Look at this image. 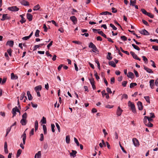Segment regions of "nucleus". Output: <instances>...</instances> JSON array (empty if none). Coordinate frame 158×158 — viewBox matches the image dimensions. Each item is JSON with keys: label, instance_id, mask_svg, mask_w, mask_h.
I'll return each instance as SVG.
<instances>
[{"label": "nucleus", "instance_id": "f257e3e1", "mask_svg": "<svg viewBox=\"0 0 158 158\" xmlns=\"http://www.w3.org/2000/svg\"><path fill=\"white\" fill-rule=\"evenodd\" d=\"M21 137L22 138L23 143H21L20 144V147L22 149L24 148V145L25 144V141L26 138V134L25 132H24L21 135Z\"/></svg>", "mask_w": 158, "mask_h": 158}, {"label": "nucleus", "instance_id": "f03ea898", "mask_svg": "<svg viewBox=\"0 0 158 158\" xmlns=\"http://www.w3.org/2000/svg\"><path fill=\"white\" fill-rule=\"evenodd\" d=\"M128 105L130 107L132 112L134 113H136V110L135 106L134 103L131 102L130 101H129L128 103Z\"/></svg>", "mask_w": 158, "mask_h": 158}, {"label": "nucleus", "instance_id": "7ed1b4c3", "mask_svg": "<svg viewBox=\"0 0 158 158\" xmlns=\"http://www.w3.org/2000/svg\"><path fill=\"white\" fill-rule=\"evenodd\" d=\"M89 48H91L93 49V51L94 52H95V51H97V49L96 46L92 42H90L89 43Z\"/></svg>", "mask_w": 158, "mask_h": 158}, {"label": "nucleus", "instance_id": "20e7f679", "mask_svg": "<svg viewBox=\"0 0 158 158\" xmlns=\"http://www.w3.org/2000/svg\"><path fill=\"white\" fill-rule=\"evenodd\" d=\"M132 142L134 145L135 146H139V143L138 140L136 138H133L132 139Z\"/></svg>", "mask_w": 158, "mask_h": 158}, {"label": "nucleus", "instance_id": "39448f33", "mask_svg": "<svg viewBox=\"0 0 158 158\" xmlns=\"http://www.w3.org/2000/svg\"><path fill=\"white\" fill-rule=\"evenodd\" d=\"M19 112L20 114V112L19 111V110L17 108V106H15V108H14L12 111V113L13 114V117H14L16 115V112Z\"/></svg>", "mask_w": 158, "mask_h": 158}, {"label": "nucleus", "instance_id": "423d86ee", "mask_svg": "<svg viewBox=\"0 0 158 158\" xmlns=\"http://www.w3.org/2000/svg\"><path fill=\"white\" fill-rule=\"evenodd\" d=\"M8 9L10 11H16L19 10V8L17 7L16 6H13L9 7Z\"/></svg>", "mask_w": 158, "mask_h": 158}, {"label": "nucleus", "instance_id": "0eeeda50", "mask_svg": "<svg viewBox=\"0 0 158 158\" xmlns=\"http://www.w3.org/2000/svg\"><path fill=\"white\" fill-rule=\"evenodd\" d=\"M130 54L133 57L136 59L138 60L139 61H140L141 59L140 58H139L137 56V55H136L134 52L132 51H131L130 52Z\"/></svg>", "mask_w": 158, "mask_h": 158}, {"label": "nucleus", "instance_id": "6e6552de", "mask_svg": "<svg viewBox=\"0 0 158 158\" xmlns=\"http://www.w3.org/2000/svg\"><path fill=\"white\" fill-rule=\"evenodd\" d=\"M123 110H122L119 106H118L116 111V114L117 116H120L123 112Z\"/></svg>", "mask_w": 158, "mask_h": 158}, {"label": "nucleus", "instance_id": "1a4fd4ad", "mask_svg": "<svg viewBox=\"0 0 158 158\" xmlns=\"http://www.w3.org/2000/svg\"><path fill=\"white\" fill-rule=\"evenodd\" d=\"M137 105L139 110H142L143 109V106L142 103L140 102H138L137 103Z\"/></svg>", "mask_w": 158, "mask_h": 158}, {"label": "nucleus", "instance_id": "9d476101", "mask_svg": "<svg viewBox=\"0 0 158 158\" xmlns=\"http://www.w3.org/2000/svg\"><path fill=\"white\" fill-rule=\"evenodd\" d=\"M90 83L92 85V88L94 89L95 88V86L94 85V81L93 78H91L89 79Z\"/></svg>", "mask_w": 158, "mask_h": 158}, {"label": "nucleus", "instance_id": "9b49d317", "mask_svg": "<svg viewBox=\"0 0 158 158\" xmlns=\"http://www.w3.org/2000/svg\"><path fill=\"white\" fill-rule=\"evenodd\" d=\"M70 19L73 22L74 24H76L77 21V20L75 16H72L70 17Z\"/></svg>", "mask_w": 158, "mask_h": 158}, {"label": "nucleus", "instance_id": "f8f14e48", "mask_svg": "<svg viewBox=\"0 0 158 158\" xmlns=\"http://www.w3.org/2000/svg\"><path fill=\"white\" fill-rule=\"evenodd\" d=\"M27 18L28 19L29 21H31L32 19L33 16L32 15L29 13H27Z\"/></svg>", "mask_w": 158, "mask_h": 158}, {"label": "nucleus", "instance_id": "ddd939ff", "mask_svg": "<svg viewBox=\"0 0 158 158\" xmlns=\"http://www.w3.org/2000/svg\"><path fill=\"white\" fill-rule=\"evenodd\" d=\"M154 80L152 79L150 80L149 81L150 86L151 89H153L154 88Z\"/></svg>", "mask_w": 158, "mask_h": 158}, {"label": "nucleus", "instance_id": "4468645a", "mask_svg": "<svg viewBox=\"0 0 158 158\" xmlns=\"http://www.w3.org/2000/svg\"><path fill=\"white\" fill-rule=\"evenodd\" d=\"M140 33L141 34L143 35H149V33L148 31L145 29L141 31H140Z\"/></svg>", "mask_w": 158, "mask_h": 158}, {"label": "nucleus", "instance_id": "2eb2a0df", "mask_svg": "<svg viewBox=\"0 0 158 158\" xmlns=\"http://www.w3.org/2000/svg\"><path fill=\"white\" fill-rule=\"evenodd\" d=\"M144 69L149 73H153L152 70L145 66H144Z\"/></svg>", "mask_w": 158, "mask_h": 158}, {"label": "nucleus", "instance_id": "dca6fc26", "mask_svg": "<svg viewBox=\"0 0 158 158\" xmlns=\"http://www.w3.org/2000/svg\"><path fill=\"white\" fill-rule=\"evenodd\" d=\"M27 120L26 119L23 118L22 119H21L20 121V123L23 126L27 124Z\"/></svg>", "mask_w": 158, "mask_h": 158}, {"label": "nucleus", "instance_id": "f3484780", "mask_svg": "<svg viewBox=\"0 0 158 158\" xmlns=\"http://www.w3.org/2000/svg\"><path fill=\"white\" fill-rule=\"evenodd\" d=\"M8 15L7 14H4L2 15V18L1 19L2 21H4L6 19H8Z\"/></svg>", "mask_w": 158, "mask_h": 158}, {"label": "nucleus", "instance_id": "a211bd4d", "mask_svg": "<svg viewBox=\"0 0 158 158\" xmlns=\"http://www.w3.org/2000/svg\"><path fill=\"white\" fill-rule=\"evenodd\" d=\"M42 87L41 85H39L35 87L34 89L36 92L39 91L41 90Z\"/></svg>", "mask_w": 158, "mask_h": 158}, {"label": "nucleus", "instance_id": "6ab92c4d", "mask_svg": "<svg viewBox=\"0 0 158 158\" xmlns=\"http://www.w3.org/2000/svg\"><path fill=\"white\" fill-rule=\"evenodd\" d=\"M33 34V32H31L30 35L28 36H25L22 38L23 40H27L29 39Z\"/></svg>", "mask_w": 158, "mask_h": 158}, {"label": "nucleus", "instance_id": "aec40b11", "mask_svg": "<svg viewBox=\"0 0 158 158\" xmlns=\"http://www.w3.org/2000/svg\"><path fill=\"white\" fill-rule=\"evenodd\" d=\"M24 15H20V16L21 18V20L20 21V22L21 23H25L26 21L25 19L23 17Z\"/></svg>", "mask_w": 158, "mask_h": 158}, {"label": "nucleus", "instance_id": "412c9836", "mask_svg": "<svg viewBox=\"0 0 158 158\" xmlns=\"http://www.w3.org/2000/svg\"><path fill=\"white\" fill-rule=\"evenodd\" d=\"M18 77L17 76L14 75L13 73H12L11 74V78L12 80H16L17 79Z\"/></svg>", "mask_w": 158, "mask_h": 158}, {"label": "nucleus", "instance_id": "4be33fe9", "mask_svg": "<svg viewBox=\"0 0 158 158\" xmlns=\"http://www.w3.org/2000/svg\"><path fill=\"white\" fill-rule=\"evenodd\" d=\"M21 4L25 6H28L29 5V2L25 0H23L21 2Z\"/></svg>", "mask_w": 158, "mask_h": 158}, {"label": "nucleus", "instance_id": "5701e85b", "mask_svg": "<svg viewBox=\"0 0 158 158\" xmlns=\"http://www.w3.org/2000/svg\"><path fill=\"white\" fill-rule=\"evenodd\" d=\"M27 94L28 96V99L29 100H31L32 99V97L29 91H27Z\"/></svg>", "mask_w": 158, "mask_h": 158}, {"label": "nucleus", "instance_id": "b1692460", "mask_svg": "<svg viewBox=\"0 0 158 158\" xmlns=\"http://www.w3.org/2000/svg\"><path fill=\"white\" fill-rule=\"evenodd\" d=\"M98 33L105 38H107L106 35L102 31H99L100 30H98Z\"/></svg>", "mask_w": 158, "mask_h": 158}, {"label": "nucleus", "instance_id": "393cba45", "mask_svg": "<svg viewBox=\"0 0 158 158\" xmlns=\"http://www.w3.org/2000/svg\"><path fill=\"white\" fill-rule=\"evenodd\" d=\"M72 152H71L70 153V156H73V157H75L76 156V154L77 153V151L73 150H72Z\"/></svg>", "mask_w": 158, "mask_h": 158}, {"label": "nucleus", "instance_id": "a878e982", "mask_svg": "<svg viewBox=\"0 0 158 158\" xmlns=\"http://www.w3.org/2000/svg\"><path fill=\"white\" fill-rule=\"evenodd\" d=\"M44 45V44H41L38 45H35L34 46L33 50L35 51L37 49Z\"/></svg>", "mask_w": 158, "mask_h": 158}, {"label": "nucleus", "instance_id": "bb28decb", "mask_svg": "<svg viewBox=\"0 0 158 158\" xmlns=\"http://www.w3.org/2000/svg\"><path fill=\"white\" fill-rule=\"evenodd\" d=\"M134 76L133 73L131 72H129L127 75V77L130 78H132Z\"/></svg>", "mask_w": 158, "mask_h": 158}, {"label": "nucleus", "instance_id": "cd10ccee", "mask_svg": "<svg viewBox=\"0 0 158 158\" xmlns=\"http://www.w3.org/2000/svg\"><path fill=\"white\" fill-rule=\"evenodd\" d=\"M41 153L40 151H39L37 153H36L35 156V158H39L41 156Z\"/></svg>", "mask_w": 158, "mask_h": 158}, {"label": "nucleus", "instance_id": "c85d7f7f", "mask_svg": "<svg viewBox=\"0 0 158 158\" xmlns=\"http://www.w3.org/2000/svg\"><path fill=\"white\" fill-rule=\"evenodd\" d=\"M38 122L37 120H36L35 122V131H36L38 128Z\"/></svg>", "mask_w": 158, "mask_h": 158}, {"label": "nucleus", "instance_id": "c756f323", "mask_svg": "<svg viewBox=\"0 0 158 158\" xmlns=\"http://www.w3.org/2000/svg\"><path fill=\"white\" fill-rule=\"evenodd\" d=\"M43 128L44 134H46L47 133V130L46 126L45 125H43Z\"/></svg>", "mask_w": 158, "mask_h": 158}, {"label": "nucleus", "instance_id": "7c9ffc66", "mask_svg": "<svg viewBox=\"0 0 158 158\" xmlns=\"http://www.w3.org/2000/svg\"><path fill=\"white\" fill-rule=\"evenodd\" d=\"M7 44L10 47H12L14 44V42L11 40L8 41L7 43Z\"/></svg>", "mask_w": 158, "mask_h": 158}, {"label": "nucleus", "instance_id": "2f4dec72", "mask_svg": "<svg viewBox=\"0 0 158 158\" xmlns=\"http://www.w3.org/2000/svg\"><path fill=\"white\" fill-rule=\"evenodd\" d=\"M40 8V6L39 4H37L35 6L33 7V10H39Z\"/></svg>", "mask_w": 158, "mask_h": 158}, {"label": "nucleus", "instance_id": "473e14b6", "mask_svg": "<svg viewBox=\"0 0 158 158\" xmlns=\"http://www.w3.org/2000/svg\"><path fill=\"white\" fill-rule=\"evenodd\" d=\"M109 65H111L112 67H116V64L113 61H110L109 62Z\"/></svg>", "mask_w": 158, "mask_h": 158}, {"label": "nucleus", "instance_id": "72a5a7b5", "mask_svg": "<svg viewBox=\"0 0 158 158\" xmlns=\"http://www.w3.org/2000/svg\"><path fill=\"white\" fill-rule=\"evenodd\" d=\"M65 140L66 142L68 144L69 143L70 141V139L69 135H67L66 136Z\"/></svg>", "mask_w": 158, "mask_h": 158}, {"label": "nucleus", "instance_id": "f704fd0d", "mask_svg": "<svg viewBox=\"0 0 158 158\" xmlns=\"http://www.w3.org/2000/svg\"><path fill=\"white\" fill-rule=\"evenodd\" d=\"M144 98L145 99L146 101L148 103H150V97L148 96H144Z\"/></svg>", "mask_w": 158, "mask_h": 158}, {"label": "nucleus", "instance_id": "c9c22d12", "mask_svg": "<svg viewBox=\"0 0 158 158\" xmlns=\"http://www.w3.org/2000/svg\"><path fill=\"white\" fill-rule=\"evenodd\" d=\"M132 46L133 47V48L135 49L138 51H139L140 50L139 48L137 46L133 44H132Z\"/></svg>", "mask_w": 158, "mask_h": 158}, {"label": "nucleus", "instance_id": "e433bc0d", "mask_svg": "<svg viewBox=\"0 0 158 158\" xmlns=\"http://www.w3.org/2000/svg\"><path fill=\"white\" fill-rule=\"evenodd\" d=\"M22 152V151L20 149H19L18 150L17 153V154H16V157H19L20 156V155L21 154Z\"/></svg>", "mask_w": 158, "mask_h": 158}, {"label": "nucleus", "instance_id": "4c0bfd02", "mask_svg": "<svg viewBox=\"0 0 158 158\" xmlns=\"http://www.w3.org/2000/svg\"><path fill=\"white\" fill-rule=\"evenodd\" d=\"M41 122L43 124H45L46 123V118L44 117H43L42 119L41 120Z\"/></svg>", "mask_w": 158, "mask_h": 158}, {"label": "nucleus", "instance_id": "58836bf2", "mask_svg": "<svg viewBox=\"0 0 158 158\" xmlns=\"http://www.w3.org/2000/svg\"><path fill=\"white\" fill-rule=\"evenodd\" d=\"M137 85V84L136 83H131L130 84V87L131 88H132Z\"/></svg>", "mask_w": 158, "mask_h": 158}, {"label": "nucleus", "instance_id": "ea45409f", "mask_svg": "<svg viewBox=\"0 0 158 158\" xmlns=\"http://www.w3.org/2000/svg\"><path fill=\"white\" fill-rule=\"evenodd\" d=\"M108 56H107V59L109 60H110L112 59V57L111 56V53L110 52H108Z\"/></svg>", "mask_w": 158, "mask_h": 158}, {"label": "nucleus", "instance_id": "a19ab883", "mask_svg": "<svg viewBox=\"0 0 158 158\" xmlns=\"http://www.w3.org/2000/svg\"><path fill=\"white\" fill-rule=\"evenodd\" d=\"M94 76L95 77V78H96V79L97 80H98L100 79L99 76H98V73L96 71H94Z\"/></svg>", "mask_w": 158, "mask_h": 158}, {"label": "nucleus", "instance_id": "79ce46f5", "mask_svg": "<svg viewBox=\"0 0 158 158\" xmlns=\"http://www.w3.org/2000/svg\"><path fill=\"white\" fill-rule=\"evenodd\" d=\"M146 126L149 127H152L153 126V124L151 123L150 122H148L146 124H145Z\"/></svg>", "mask_w": 158, "mask_h": 158}, {"label": "nucleus", "instance_id": "37998d69", "mask_svg": "<svg viewBox=\"0 0 158 158\" xmlns=\"http://www.w3.org/2000/svg\"><path fill=\"white\" fill-rule=\"evenodd\" d=\"M22 118L26 119L27 118V113L25 112L22 115Z\"/></svg>", "mask_w": 158, "mask_h": 158}, {"label": "nucleus", "instance_id": "c03bdc74", "mask_svg": "<svg viewBox=\"0 0 158 158\" xmlns=\"http://www.w3.org/2000/svg\"><path fill=\"white\" fill-rule=\"evenodd\" d=\"M40 31L38 30H36L35 34V36H36V37H38L39 36V33H40Z\"/></svg>", "mask_w": 158, "mask_h": 158}, {"label": "nucleus", "instance_id": "a18cd8bd", "mask_svg": "<svg viewBox=\"0 0 158 158\" xmlns=\"http://www.w3.org/2000/svg\"><path fill=\"white\" fill-rule=\"evenodd\" d=\"M136 2V0H134V1H132V0H131L130 2V5H132V6H134V4H135Z\"/></svg>", "mask_w": 158, "mask_h": 158}, {"label": "nucleus", "instance_id": "49530a36", "mask_svg": "<svg viewBox=\"0 0 158 158\" xmlns=\"http://www.w3.org/2000/svg\"><path fill=\"white\" fill-rule=\"evenodd\" d=\"M11 127H8L6 131V136L9 133V132L10 131L11 129Z\"/></svg>", "mask_w": 158, "mask_h": 158}, {"label": "nucleus", "instance_id": "de8ad7c7", "mask_svg": "<svg viewBox=\"0 0 158 158\" xmlns=\"http://www.w3.org/2000/svg\"><path fill=\"white\" fill-rule=\"evenodd\" d=\"M141 11L143 14L146 15H147V14H148V12L144 9H142Z\"/></svg>", "mask_w": 158, "mask_h": 158}, {"label": "nucleus", "instance_id": "09e8293b", "mask_svg": "<svg viewBox=\"0 0 158 158\" xmlns=\"http://www.w3.org/2000/svg\"><path fill=\"white\" fill-rule=\"evenodd\" d=\"M110 26L113 28V29L114 30H117V28L112 24L110 23Z\"/></svg>", "mask_w": 158, "mask_h": 158}, {"label": "nucleus", "instance_id": "8fccbe9b", "mask_svg": "<svg viewBox=\"0 0 158 158\" xmlns=\"http://www.w3.org/2000/svg\"><path fill=\"white\" fill-rule=\"evenodd\" d=\"M142 57L143 58V61H144L145 63L147 64L148 62V59L146 58V57H145L144 56H142Z\"/></svg>", "mask_w": 158, "mask_h": 158}, {"label": "nucleus", "instance_id": "3c124183", "mask_svg": "<svg viewBox=\"0 0 158 158\" xmlns=\"http://www.w3.org/2000/svg\"><path fill=\"white\" fill-rule=\"evenodd\" d=\"M51 127L52 131L53 132H54L55 131V130L54 129V128L55 127V125L53 124H51Z\"/></svg>", "mask_w": 158, "mask_h": 158}, {"label": "nucleus", "instance_id": "603ef678", "mask_svg": "<svg viewBox=\"0 0 158 158\" xmlns=\"http://www.w3.org/2000/svg\"><path fill=\"white\" fill-rule=\"evenodd\" d=\"M40 140L41 141H43L44 139V135L43 134H41L40 135Z\"/></svg>", "mask_w": 158, "mask_h": 158}, {"label": "nucleus", "instance_id": "864d4df0", "mask_svg": "<svg viewBox=\"0 0 158 158\" xmlns=\"http://www.w3.org/2000/svg\"><path fill=\"white\" fill-rule=\"evenodd\" d=\"M147 15L148 16L151 18H153L154 17V15L148 12V14H147Z\"/></svg>", "mask_w": 158, "mask_h": 158}, {"label": "nucleus", "instance_id": "5fc2aeb1", "mask_svg": "<svg viewBox=\"0 0 158 158\" xmlns=\"http://www.w3.org/2000/svg\"><path fill=\"white\" fill-rule=\"evenodd\" d=\"M148 116H145L143 119V122L145 124H146L147 123V119Z\"/></svg>", "mask_w": 158, "mask_h": 158}, {"label": "nucleus", "instance_id": "6e6d98bb", "mask_svg": "<svg viewBox=\"0 0 158 158\" xmlns=\"http://www.w3.org/2000/svg\"><path fill=\"white\" fill-rule=\"evenodd\" d=\"M119 145H120V146L122 149V151H123V152H124V153H127V152H126V151L124 150V148L122 147V145L120 144V143H119Z\"/></svg>", "mask_w": 158, "mask_h": 158}, {"label": "nucleus", "instance_id": "4d7b16f0", "mask_svg": "<svg viewBox=\"0 0 158 158\" xmlns=\"http://www.w3.org/2000/svg\"><path fill=\"white\" fill-rule=\"evenodd\" d=\"M74 141L75 143H76L77 145V146H79V143L77 140V139L75 137L74 138Z\"/></svg>", "mask_w": 158, "mask_h": 158}, {"label": "nucleus", "instance_id": "13d9d810", "mask_svg": "<svg viewBox=\"0 0 158 158\" xmlns=\"http://www.w3.org/2000/svg\"><path fill=\"white\" fill-rule=\"evenodd\" d=\"M56 127L58 129V132H60V127L59 125L58 124V123H56Z\"/></svg>", "mask_w": 158, "mask_h": 158}, {"label": "nucleus", "instance_id": "bf43d9fd", "mask_svg": "<svg viewBox=\"0 0 158 158\" xmlns=\"http://www.w3.org/2000/svg\"><path fill=\"white\" fill-rule=\"evenodd\" d=\"M25 94V93L24 92H23L22 93V94H21L20 98V99L21 100H22L23 99V98L24 97Z\"/></svg>", "mask_w": 158, "mask_h": 158}, {"label": "nucleus", "instance_id": "052dcab7", "mask_svg": "<svg viewBox=\"0 0 158 158\" xmlns=\"http://www.w3.org/2000/svg\"><path fill=\"white\" fill-rule=\"evenodd\" d=\"M7 52L8 54H9V56H11V53H12V50L11 49H9L7 50Z\"/></svg>", "mask_w": 158, "mask_h": 158}, {"label": "nucleus", "instance_id": "680f3d73", "mask_svg": "<svg viewBox=\"0 0 158 158\" xmlns=\"http://www.w3.org/2000/svg\"><path fill=\"white\" fill-rule=\"evenodd\" d=\"M121 38L122 40L123 41H126L127 40V37L125 36H121Z\"/></svg>", "mask_w": 158, "mask_h": 158}, {"label": "nucleus", "instance_id": "e2e57ef3", "mask_svg": "<svg viewBox=\"0 0 158 158\" xmlns=\"http://www.w3.org/2000/svg\"><path fill=\"white\" fill-rule=\"evenodd\" d=\"M127 81H123L122 82V85L123 86L125 87L127 84Z\"/></svg>", "mask_w": 158, "mask_h": 158}, {"label": "nucleus", "instance_id": "0e129e2a", "mask_svg": "<svg viewBox=\"0 0 158 158\" xmlns=\"http://www.w3.org/2000/svg\"><path fill=\"white\" fill-rule=\"evenodd\" d=\"M114 106L113 105H107L105 106V107L107 108L111 109Z\"/></svg>", "mask_w": 158, "mask_h": 158}, {"label": "nucleus", "instance_id": "69168bd1", "mask_svg": "<svg viewBox=\"0 0 158 158\" xmlns=\"http://www.w3.org/2000/svg\"><path fill=\"white\" fill-rule=\"evenodd\" d=\"M152 48L155 50L158 51V46L153 45L152 47Z\"/></svg>", "mask_w": 158, "mask_h": 158}, {"label": "nucleus", "instance_id": "338daca9", "mask_svg": "<svg viewBox=\"0 0 158 158\" xmlns=\"http://www.w3.org/2000/svg\"><path fill=\"white\" fill-rule=\"evenodd\" d=\"M112 10V13H116L117 12V10L115 8H114V7H112V9H111Z\"/></svg>", "mask_w": 158, "mask_h": 158}, {"label": "nucleus", "instance_id": "774afa93", "mask_svg": "<svg viewBox=\"0 0 158 158\" xmlns=\"http://www.w3.org/2000/svg\"><path fill=\"white\" fill-rule=\"evenodd\" d=\"M106 91H107V92H108V93H109L110 94H111L112 93V91H111V89L109 88L108 87L107 88Z\"/></svg>", "mask_w": 158, "mask_h": 158}]
</instances>
